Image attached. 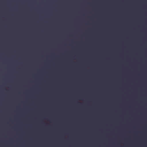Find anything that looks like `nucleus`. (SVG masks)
<instances>
[{"instance_id": "nucleus-1", "label": "nucleus", "mask_w": 147, "mask_h": 147, "mask_svg": "<svg viewBox=\"0 0 147 147\" xmlns=\"http://www.w3.org/2000/svg\"><path fill=\"white\" fill-rule=\"evenodd\" d=\"M78 103L80 104V105H81V103L80 102H78Z\"/></svg>"}]
</instances>
